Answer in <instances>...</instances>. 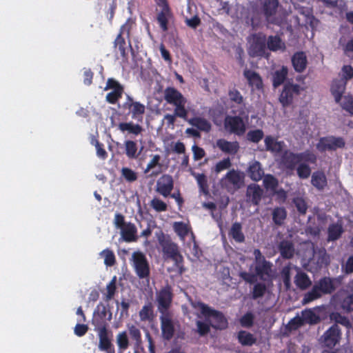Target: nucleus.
<instances>
[{"label": "nucleus", "instance_id": "c03bdc74", "mask_svg": "<svg viewBox=\"0 0 353 353\" xmlns=\"http://www.w3.org/2000/svg\"><path fill=\"white\" fill-rule=\"evenodd\" d=\"M100 256L103 259L104 264L106 266H112L115 263V255L114 252L109 249H105L101 252Z\"/></svg>", "mask_w": 353, "mask_h": 353}, {"label": "nucleus", "instance_id": "393cba45", "mask_svg": "<svg viewBox=\"0 0 353 353\" xmlns=\"http://www.w3.org/2000/svg\"><path fill=\"white\" fill-rule=\"evenodd\" d=\"M121 235L126 242L135 241L137 239L135 225L131 223H128L121 230Z\"/></svg>", "mask_w": 353, "mask_h": 353}, {"label": "nucleus", "instance_id": "ddd939ff", "mask_svg": "<svg viewBox=\"0 0 353 353\" xmlns=\"http://www.w3.org/2000/svg\"><path fill=\"white\" fill-rule=\"evenodd\" d=\"M172 299V293L168 288H163L157 293L158 310L161 314H170L168 309L171 305Z\"/></svg>", "mask_w": 353, "mask_h": 353}, {"label": "nucleus", "instance_id": "9d476101", "mask_svg": "<svg viewBox=\"0 0 353 353\" xmlns=\"http://www.w3.org/2000/svg\"><path fill=\"white\" fill-rule=\"evenodd\" d=\"M224 126L227 131L236 135H242L246 130L245 122L238 116H227L224 121Z\"/></svg>", "mask_w": 353, "mask_h": 353}, {"label": "nucleus", "instance_id": "0eeeda50", "mask_svg": "<svg viewBox=\"0 0 353 353\" xmlns=\"http://www.w3.org/2000/svg\"><path fill=\"white\" fill-rule=\"evenodd\" d=\"M266 39L263 34H253L248 39V52L252 57H262L266 54Z\"/></svg>", "mask_w": 353, "mask_h": 353}, {"label": "nucleus", "instance_id": "5fc2aeb1", "mask_svg": "<svg viewBox=\"0 0 353 353\" xmlns=\"http://www.w3.org/2000/svg\"><path fill=\"white\" fill-rule=\"evenodd\" d=\"M151 207L157 212H164L167 210V205L158 198H154L150 202Z\"/></svg>", "mask_w": 353, "mask_h": 353}, {"label": "nucleus", "instance_id": "423d86ee", "mask_svg": "<svg viewBox=\"0 0 353 353\" xmlns=\"http://www.w3.org/2000/svg\"><path fill=\"white\" fill-rule=\"evenodd\" d=\"M130 261L136 274L140 279H145L149 276V263L145 256L142 252H133L130 259Z\"/></svg>", "mask_w": 353, "mask_h": 353}, {"label": "nucleus", "instance_id": "864d4df0", "mask_svg": "<svg viewBox=\"0 0 353 353\" xmlns=\"http://www.w3.org/2000/svg\"><path fill=\"white\" fill-rule=\"evenodd\" d=\"M297 174L301 179H307L311 174L310 168L304 163H300L297 168Z\"/></svg>", "mask_w": 353, "mask_h": 353}, {"label": "nucleus", "instance_id": "1a4fd4ad", "mask_svg": "<svg viewBox=\"0 0 353 353\" xmlns=\"http://www.w3.org/2000/svg\"><path fill=\"white\" fill-rule=\"evenodd\" d=\"M244 176L243 173L234 170L229 171L221 179V184L228 190L240 188L243 184Z\"/></svg>", "mask_w": 353, "mask_h": 353}, {"label": "nucleus", "instance_id": "a211bd4d", "mask_svg": "<svg viewBox=\"0 0 353 353\" xmlns=\"http://www.w3.org/2000/svg\"><path fill=\"white\" fill-rule=\"evenodd\" d=\"M173 180L169 175H163L157 182L156 190L162 196L167 197L173 189Z\"/></svg>", "mask_w": 353, "mask_h": 353}, {"label": "nucleus", "instance_id": "3c124183", "mask_svg": "<svg viewBox=\"0 0 353 353\" xmlns=\"http://www.w3.org/2000/svg\"><path fill=\"white\" fill-rule=\"evenodd\" d=\"M116 283H117V276H114L112 277V280L106 286V298L108 300L112 299L116 292Z\"/></svg>", "mask_w": 353, "mask_h": 353}, {"label": "nucleus", "instance_id": "a19ab883", "mask_svg": "<svg viewBox=\"0 0 353 353\" xmlns=\"http://www.w3.org/2000/svg\"><path fill=\"white\" fill-rule=\"evenodd\" d=\"M278 6L277 0H265L264 3L265 14L269 21L271 17L274 14Z\"/></svg>", "mask_w": 353, "mask_h": 353}, {"label": "nucleus", "instance_id": "f8f14e48", "mask_svg": "<svg viewBox=\"0 0 353 353\" xmlns=\"http://www.w3.org/2000/svg\"><path fill=\"white\" fill-rule=\"evenodd\" d=\"M104 90H111L107 94L105 99L108 103L112 104L115 103L121 97L123 92V86L114 79H108Z\"/></svg>", "mask_w": 353, "mask_h": 353}, {"label": "nucleus", "instance_id": "9b49d317", "mask_svg": "<svg viewBox=\"0 0 353 353\" xmlns=\"http://www.w3.org/2000/svg\"><path fill=\"white\" fill-rule=\"evenodd\" d=\"M345 145L344 140L341 137H328L320 139L316 147L320 152L335 150Z\"/></svg>", "mask_w": 353, "mask_h": 353}, {"label": "nucleus", "instance_id": "6ab92c4d", "mask_svg": "<svg viewBox=\"0 0 353 353\" xmlns=\"http://www.w3.org/2000/svg\"><path fill=\"white\" fill-rule=\"evenodd\" d=\"M160 318L163 336L166 339H170L172 337L175 330V324L171 314H161Z\"/></svg>", "mask_w": 353, "mask_h": 353}, {"label": "nucleus", "instance_id": "774afa93", "mask_svg": "<svg viewBox=\"0 0 353 353\" xmlns=\"http://www.w3.org/2000/svg\"><path fill=\"white\" fill-rule=\"evenodd\" d=\"M297 210L302 214L305 213L307 205L302 198H296L294 201Z\"/></svg>", "mask_w": 353, "mask_h": 353}, {"label": "nucleus", "instance_id": "09e8293b", "mask_svg": "<svg viewBox=\"0 0 353 353\" xmlns=\"http://www.w3.org/2000/svg\"><path fill=\"white\" fill-rule=\"evenodd\" d=\"M263 132L261 130H254L248 132L247 139L254 143H258L263 137Z\"/></svg>", "mask_w": 353, "mask_h": 353}, {"label": "nucleus", "instance_id": "c756f323", "mask_svg": "<svg viewBox=\"0 0 353 353\" xmlns=\"http://www.w3.org/2000/svg\"><path fill=\"white\" fill-rule=\"evenodd\" d=\"M244 75L252 90H260L262 88V80L258 74L251 70H245Z\"/></svg>", "mask_w": 353, "mask_h": 353}, {"label": "nucleus", "instance_id": "4c0bfd02", "mask_svg": "<svg viewBox=\"0 0 353 353\" xmlns=\"http://www.w3.org/2000/svg\"><path fill=\"white\" fill-rule=\"evenodd\" d=\"M312 184L317 189H323L327 185L325 175L320 172L313 173L312 176Z\"/></svg>", "mask_w": 353, "mask_h": 353}, {"label": "nucleus", "instance_id": "cd10ccee", "mask_svg": "<svg viewBox=\"0 0 353 353\" xmlns=\"http://www.w3.org/2000/svg\"><path fill=\"white\" fill-rule=\"evenodd\" d=\"M173 228L174 232L180 237L181 239L184 240L185 237L189 234L193 237V234L191 232V228L188 223L182 221L174 222L173 223Z\"/></svg>", "mask_w": 353, "mask_h": 353}, {"label": "nucleus", "instance_id": "a18cd8bd", "mask_svg": "<svg viewBox=\"0 0 353 353\" xmlns=\"http://www.w3.org/2000/svg\"><path fill=\"white\" fill-rule=\"evenodd\" d=\"M343 232L342 226L340 224H333L328 229V239L334 241L337 239Z\"/></svg>", "mask_w": 353, "mask_h": 353}, {"label": "nucleus", "instance_id": "49530a36", "mask_svg": "<svg viewBox=\"0 0 353 353\" xmlns=\"http://www.w3.org/2000/svg\"><path fill=\"white\" fill-rule=\"evenodd\" d=\"M280 251L283 257L288 259L293 256L294 250L290 242L283 241L280 245Z\"/></svg>", "mask_w": 353, "mask_h": 353}, {"label": "nucleus", "instance_id": "c85d7f7f", "mask_svg": "<svg viewBox=\"0 0 353 353\" xmlns=\"http://www.w3.org/2000/svg\"><path fill=\"white\" fill-rule=\"evenodd\" d=\"M264 142L266 150L268 151L277 154L283 150L284 143L283 142L278 141L272 137H266L265 138Z\"/></svg>", "mask_w": 353, "mask_h": 353}, {"label": "nucleus", "instance_id": "20e7f679", "mask_svg": "<svg viewBox=\"0 0 353 353\" xmlns=\"http://www.w3.org/2000/svg\"><path fill=\"white\" fill-rule=\"evenodd\" d=\"M293 271H295L296 273L294 283L299 288L305 290L311 285L312 281L305 273L300 271L296 267L287 266L282 271L283 282L287 288H289L290 286V274Z\"/></svg>", "mask_w": 353, "mask_h": 353}, {"label": "nucleus", "instance_id": "603ef678", "mask_svg": "<svg viewBox=\"0 0 353 353\" xmlns=\"http://www.w3.org/2000/svg\"><path fill=\"white\" fill-rule=\"evenodd\" d=\"M192 176L195 178L201 190L205 192L208 188L206 176L203 174L192 172Z\"/></svg>", "mask_w": 353, "mask_h": 353}, {"label": "nucleus", "instance_id": "bb28decb", "mask_svg": "<svg viewBox=\"0 0 353 353\" xmlns=\"http://www.w3.org/2000/svg\"><path fill=\"white\" fill-rule=\"evenodd\" d=\"M300 158L299 154L286 151L282 157V163L287 168L292 170L297 163H301Z\"/></svg>", "mask_w": 353, "mask_h": 353}, {"label": "nucleus", "instance_id": "f704fd0d", "mask_svg": "<svg viewBox=\"0 0 353 353\" xmlns=\"http://www.w3.org/2000/svg\"><path fill=\"white\" fill-rule=\"evenodd\" d=\"M268 48L272 51L281 50L285 48L284 42L277 36H271L267 41Z\"/></svg>", "mask_w": 353, "mask_h": 353}, {"label": "nucleus", "instance_id": "7ed1b4c3", "mask_svg": "<svg viewBox=\"0 0 353 353\" xmlns=\"http://www.w3.org/2000/svg\"><path fill=\"white\" fill-rule=\"evenodd\" d=\"M254 256L255 257V274L248 272H241L240 274L241 278L250 283L256 281V276H259L263 280H266L272 276L270 264L265 260L259 250H254Z\"/></svg>", "mask_w": 353, "mask_h": 353}, {"label": "nucleus", "instance_id": "2eb2a0df", "mask_svg": "<svg viewBox=\"0 0 353 353\" xmlns=\"http://www.w3.org/2000/svg\"><path fill=\"white\" fill-rule=\"evenodd\" d=\"M123 107L129 110L133 119L141 121L143 115L145 113V105L138 101H134L132 97L127 95V100L123 104Z\"/></svg>", "mask_w": 353, "mask_h": 353}, {"label": "nucleus", "instance_id": "69168bd1", "mask_svg": "<svg viewBox=\"0 0 353 353\" xmlns=\"http://www.w3.org/2000/svg\"><path fill=\"white\" fill-rule=\"evenodd\" d=\"M342 76L341 79L347 80L350 79L353 77V68L350 65H345L342 68Z\"/></svg>", "mask_w": 353, "mask_h": 353}, {"label": "nucleus", "instance_id": "5701e85b", "mask_svg": "<svg viewBox=\"0 0 353 353\" xmlns=\"http://www.w3.org/2000/svg\"><path fill=\"white\" fill-rule=\"evenodd\" d=\"M346 82L344 79H336L333 81L331 85V92L336 103L341 99L342 95L345 89Z\"/></svg>", "mask_w": 353, "mask_h": 353}, {"label": "nucleus", "instance_id": "ea45409f", "mask_svg": "<svg viewBox=\"0 0 353 353\" xmlns=\"http://www.w3.org/2000/svg\"><path fill=\"white\" fill-rule=\"evenodd\" d=\"M141 321H151L153 319V309L151 304L143 306L139 313Z\"/></svg>", "mask_w": 353, "mask_h": 353}, {"label": "nucleus", "instance_id": "473e14b6", "mask_svg": "<svg viewBox=\"0 0 353 353\" xmlns=\"http://www.w3.org/2000/svg\"><path fill=\"white\" fill-rule=\"evenodd\" d=\"M119 129L121 132H128L134 135H138L143 131V128L132 122L121 123L119 125Z\"/></svg>", "mask_w": 353, "mask_h": 353}, {"label": "nucleus", "instance_id": "f257e3e1", "mask_svg": "<svg viewBox=\"0 0 353 353\" xmlns=\"http://www.w3.org/2000/svg\"><path fill=\"white\" fill-rule=\"evenodd\" d=\"M206 319L207 322L198 321L196 323L198 332L201 335L206 334L210 330V324L216 329H223L227 326V321L223 314L211 310L203 303H198L195 306Z\"/></svg>", "mask_w": 353, "mask_h": 353}, {"label": "nucleus", "instance_id": "2f4dec72", "mask_svg": "<svg viewBox=\"0 0 353 353\" xmlns=\"http://www.w3.org/2000/svg\"><path fill=\"white\" fill-rule=\"evenodd\" d=\"M262 192V190L258 185L256 184L250 185L247 189V196L255 204H257L259 202Z\"/></svg>", "mask_w": 353, "mask_h": 353}, {"label": "nucleus", "instance_id": "13d9d810", "mask_svg": "<svg viewBox=\"0 0 353 353\" xmlns=\"http://www.w3.org/2000/svg\"><path fill=\"white\" fill-rule=\"evenodd\" d=\"M121 174L129 182L134 181L137 179V173L128 168H122Z\"/></svg>", "mask_w": 353, "mask_h": 353}, {"label": "nucleus", "instance_id": "37998d69", "mask_svg": "<svg viewBox=\"0 0 353 353\" xmlns=\"http://www.w3.org/2000/svg\"><path fill=\"white\" fill-rule=\"evenodd\" d=\"M116 342L121 351L126 350L129 346V339L126 332L118 333L116 337Z\"/></svg>", "mask_w": 353, "mask_h": 353}, {"label": "nucleus", "instance_id": "f03ea898", "mask_svg": "<svg viewBox=\"0 0 353 353\" xmlns=\"http://www.w3.org/2000/svg\"><path fill=\"white\" fill-rule=\"evenodd\" d=\"M166 102L174 107V111L178 117L186 119L189 110L188 99L176 89L169 87L164 90Z\"/></svg>", "mask_w": 353, "mask_h": 353}, {"label": "nucleus", "instance_id": "de8ad7c7", "mask_svg": "<svg viewBox=\"0 0 353 353\" xmlns=\"http://www.w3.org/2000/svg\"><path fill=\"white\" fill-rule=\"evenodd\" d=\"M286 217V212L282 208H277L273 211V220L276 224L281 225Z\"/></svg>", "mask_w": 353, "mask_h": 353}, {"label": "nucleus", "instance_id": "dca6fc26", "mask_svg": "<svg viewBox=\"0 0 353 353\" xmlns=\"http://www.w3.org/2000/svg\"><path fill=\"white\" fill-rule=\"evenodd\" d=\"M318 320V316L312 310H305L302 312L301 317L297 316L290 322V327L291 329H296L303 323H316Z\"/></svg>", "mask_w": 353, "mask_h": 353}, {"label": "nucleus", "instance_id": "6e6552de", "mask_svg": "<svg viewBox=\"0 0 353 353\" xmlns=\"http://www.w3.org/2000/svg\"><path fill=\"white\" fill-rule=\"evenodd\" d=\"M304 90L298 84L288 83L279 96V101L283 107H288L293 102L294 98Z\"/></svg>", "mask_w": 353, "mask_h": 353}, {"label": "nucleus", "instance_id": "4be33fe9", "mask_svg": "<svg viewBox=\"0 0 353 353\" xmlns=\"http://www.w3.org/2000/svg\"><path fill=\"white\" fill-rule=\"evenodd\" d=\"M98 336L99 339V350L106 352L110 351L112 344L108 337V330L105 327H101L98 330Z\"/></svg>", "mask_w": 353, "mask_h": 353}, {"label": "nucleus", "instance_id": "7c9ffc66", "mask_svg": "<svg viewBox=\"0 0 353 353\" xmlns=\"http://www.w3.org/2000/svg\"><path fill=\"white\" fill-rule=\"evenodd\" d=\"M188 123L201 131L209 132L211 129L210 123L205 119L200 117H195L189 119Z\"/></svg>", "mask_w": 353, "mask_h": 353}, {"label": "nucleus", "instance_id": "0e129e2a", "mask_svg": "<svg viewBox=\"0 0 353 353\" xmlns=\"http://www.w3.org/2000/svg\"><path fill=\"white\" fill-rule=\"evenodd\" d=\"M160 160L161 157L159 154L154 155L147 164L145 172H148L150 170L154 168L157 165H159Z\"/></svg>", "mask_w": 353, "mask_h": 353}, {"label": "nucleus", "instance_id": "c9c22d12", "mask_svg": "<svg viewBox=\"0 0 353 353\" xmlns=\"http://www.w3.org/2000/svg\"><path fill=\"white\" fill-rule=\"evenodd\" d=\"M238 340L242 345L251 346L256 343V339L247 331H240L238 333Z\"/></svg>", "mask_w": 353, "mask_h": 353}, {"label": "nucleus", "instance_id": "8fccbe9b", "mask_svg": "<svg viewBox=\"0 0 353 353\" xmlns=\"http://www.w3.org/2000/svg\"><path fill=\"white\" fill-rule=\"evenodd\" d=\"M263 183L266 189L274 191L278 182L273 176L268 174L264 176Z\"/></svg>", "mask_w": 353, "mask_h": 353}, {"label": "nucleus", "instance_id": "680f3d73", "mask_svg": "<svg viewBox=\"0 0 353 353\" xmlns=\"http://www.w3.org/2000/svg\"><path fill=\"white\" fill-rule=\"evenodd\" d=\"M331 319L335 321L337 323H340L343 325L344 326L348 327L350 325V323L349 320L345 316H341L338 313H332L330 316Z\"/></svg>", "mask_w": 353, "mask_h": 353}, {"label": "nucleus", "instance_id": "79ce46f5", "mask_svg": "<svg viewBox=\"0 0 353 353\" xmlns=\"http://www.w3.org/2000/svg\"><path fill=\"white\" fill-rule=\"evenodd\" d=\"M124 145L127 157L130 159H136L138 157L137 143L133 141H126Z\"/></svg>", "mask_w": 353, "mask_h": 353}, {"label": "nucleus", "instance_id": "412c9836", "mask_svg": "<svg viewBox=\"0 0 353 353\" xmlns=\"http://www.w3.org/2000/svg\"><path fill=\"white\" fill-rule=\"evenodd\" d=\"M350 292L347 293L340 292L337 297L341 300V305L343 310H353V281L350 283Z\"/></svg>", "mask_w": 353, "mask_h": 353}, {"label": "nucleus", "instance_id": "6e6d98bb", "mask_svg": "<svg viewBox=\"0 0 353 353\" xmlns=\"http://www.w3.org/2000/svg\"><path fill=\"white\" fill-rule=\"evenodd\" d=\"M127 327L129 330L131 337L139 343L141 341V334L139 330L132 324H128Z\"/></svg>", "mask_w": 353, "mask_h": 353}, {"label": "nucleus", "instance_id": "052dcab7", "mask_svg": "<svg viewBox=\"0 0 353 353\" xmlns=\"http://www.w3.org/2000/svg\"><path fill=\"white\" fill-rule=\"evenodd\" d=\"M300 154V161L302 162H307L310 163H314L316 161V156L312 152L305 151Z\"/></svg>", "mask_w": 353, "mask_h": 353}, {"label": "nucleus", "instance_id": "e433bc0d", "mask_svg": "<svg viewBox=\"0 0 353 353\" xmlns=\"http://www.w3.org/2000/svg\"><path fill=\"white\" fill-rule=\"evenodd\" d=\"M170 18L171 14L168 7H164L162 8L161 12L158 14L157 21L163 31H166L168 30L167 23Z\"/></svg>", "mask_w": 353, "mask_h": 353}, {"label": "nucleus", "instance_id": "58836bf2", "mask_svg": "<svg viewBox=\"0 0 353 353\" xmlns=\"http://www.w3.org/2000/svg\"><path fill=\"white\" fill-rule=\"evenodd\" d=\"M288 74V68L283 66L281 68L275 71L273 75V85L274 87L280 85L283 83Z\"/></svg>", "mask_w": 353, "mask_h": 353}, {"label": "nucleus", "instance_id": "72a5a7b5", "mask_svg": "<svg viewBox=\"0 0 353 353\" xmlns=\"http://www.w3.org/2000/svg\"><path fill=\"white\" fill-rule=\"evenodd\" d=\"M229 235L236 242L241 243L245 240V236L242 232V227L239 223L232 224Z\"/></svg>", "mask_w": 353, "mask_h": 353}, {"label": "nucleus", "instance_id": "f3484780", "mask_svg": "<svg viewBox=\"0 0 353 353\" xmlns=\"http://www.w3.org/2000/svg\"><path fill=\"white\" fill-rule=\"evenodd\" d=\"M163 250L168 257L172 259L176 263L177 268L181 271V262L182 256L179 252L178 248L176 244L171 242H165L162 244Z\"/></svg>", "mask_w": 353, "mask_h": 353}, {"label": "nucleus", "instance_id": "39448f33", "mask_svg": "<svg viewBox=\"0 0 353 353\" xmlns=\"http://www.w3.org/2000/svg\"><path fill=\"white\" fill-rule=\"evenodd\" d=\"M334 283L335 281L329 278H324L321 279L319 283L316 284L313 287L310 292L305 294L303 298V303H310L313 300L319 298L322 294L332 292L335 288Z\"/></svg>", "mask_w": 353, "mask_h": 353}, {"label": "nucleus", "instance_id": "b1692460", "mask_svg": "<svg viewBox=\"0 0 353 353\" xmlns=\"http://www.w3.org/2000/svg\"><path fill=\"white\" fill-rule=\"evenodd\" d=\"M292 62L294 70L298 72H301L306 68L307 57L303 52H296L292 57Z\"/></svg>", "mask_w": 353, "mask_h": 353}, {"label": "nucleus", "instance_id": "338daca9", "mask_svg": "<svg viewBox=\"0 0 353 353\" xmlns=\"http://www.w3.org/2000/svg\"><path fill=\"white\" fill-rule=\"evenodd\" d=\"M192 150L193 152V157L194 160H200L201 159L204 155H205V151L203 148L198 147L196 145H194L192 147Z\"/></svg>", "mask_w": 353, "mask_h": 353}, {"label": "nucleus", "instance_id": "bf43d9fd", "mask_svg": "<svg viewBox=\"0 0 353 353\" xmlns=\"http://www.w3.org/2000/svg\"><path fill=\"white\" fill-rule=\"evenodd\" d=\"M231 166L230 159L229 158H225L219 161L215 167L214 171L216 173H219L225 170L228 169Z\"/></svg>", "mask_w": 353, "mask_h": 353}, {"label": "nucleus", "instance_id": "4468645a", "mask_svg": "<svg viewBox=\"0 0 353 353\" xmlns=\"http://www.w3.org/2000/svg\"><path fill=\"white\" fill-rule=\"evenodd\" d=\"M322 343L325 346L334 347L341 339V332L337 325L330 327L322 336Z\"/></svg>", "mask_w": 353, "mask_h": 353}, {"label": "nucleus", "instance_id": "4d7b16f0", "mask_svg": "<svg viewBox=\"0 0 353 353\" xmlns=\"http://www.w3.org/2000/svg\"><path fill=\"white\" fill-rule=\"evenodd\" d=\"M92 145H94L98 157L105 159L107 157V152L102 144H101L97 139H92L91 141Z\"/></svg>", "mask_w": 353, "mask_h": 353}, {"label": "nucleus", "instance_id": "aec40b11", "mask_svg": "<svg viewBox=\"0 0 353 353\" xmlns=\"http://www.w3.org/2000/svg\"><path fill=\"white\" fill-rule=\"evenodd\" d=\"M216 145L223 152L230 155L236 154L239 150V144L237 141H228L224 139H218Z\"/></svg>", "mask_w": 353, "mask_h": 353}, {"label": "nucleus", "instance_id": "a878e982", "mask_svg": "<svg viewBox=\"0 0 353 353\" xmlns=\"http://www.w3.org/2000/svg\"><path fill=\"white\" fill-rule=\"evenodd\" d=\"M248 173L249 176L254 181L261 180L264 175L263 170L259 161H254L250 163Z\"/></svg>", "mask_w": 353, "mask_h": 353}, {"label": "nucleus", "instance_id": "e2e57ef3", "mask_svg": "<svg viewBox=\"0 0 353 353\" xmlns=\"http://www.w3.org/2000/svg\"><path fill=\"white\" fill-rule=\"evenodd\" d=\"M254 321V316L251 313H247L242 316L240 320L242 326L250 327L252 325Z\"/></svg>", "mask_w": 353, "mask_h": 353}]
</instances>
